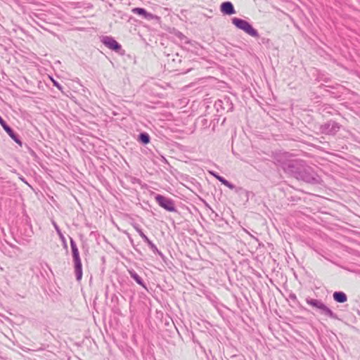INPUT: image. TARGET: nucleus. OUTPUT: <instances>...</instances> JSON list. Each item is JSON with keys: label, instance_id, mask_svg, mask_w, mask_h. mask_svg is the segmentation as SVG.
<instances>
[{"label": "nucleus", "instance_id": "39448f33", "mask_svg": "<svg viewBox=\"0 0 360 360\" xmlns=\"http://www.w3.org/2000/svg\"><path fill=\"white\" fill-rule=\"evenodd\" d=\"M155 200L159 205L166 210L169 212L175 211V207L172 200L165 198L161 195H157L155 196Z\"/></svg>", "mask_w": 360, "mask_h": 360}, {"label": "nucleus", "instance_id": "f257e3e1", "mask_svg": "<svg viewBox=\"0 0 360 360\" xmlns=\"http://www.w3.org/2000/svg\"><path fill=\"white\" fill-rule=\"evenodd\" d=\"M283 168L288 172L293 174L297 179H300L308 183H316L318 181L315 175L310 172L309 167H304L300 170L299 166L300 162L296 160H288L287 162H281Z\"/></svg>", "mask_w": 360, "mask_h": 360}, {"label": "nucleus", "instance_id": "7ed1b4c3", "mask_svg": "<svg viewBox=\"0 0 360 360\" xmlns=\"http://www.w3.org/2000/svg\"><path fill=\"white\" fill-rule=\"evenodd\" d=\"M306 302L309 305L318 309L322 315L328 318L336 319V315L321 300L307 298Z\"/></svg>", "mask_w": 360, "mask_h": 360}, {"label": "nucleus", "instance_id": "1a4fd4ad", "mask_svg": "<svg viewBox=\"0 0 360 360\" xmlns=\"http://www.w3.org/2000/svg\"><path fill=\"white\" fill-rule=\"evenodd\" d=\"M220 10L221 13L226 15H232L236 13L233 6L230 1H225L221 4Z\"/></svg>", "mask_w": 360, "mask_h": 360}, {"label": "nucleus", "instance_id": "9b49d317", "mask_svg": "<svg viewBox=\"0 0 360 360\" xmlns=\"http://www.w3.org/2000/svg\"><path fill=\"white\" fill-rule=\"evenodd\" d=\"M334 300L340 303H343L347 301V295L342 292H335L333 293Z\"/></svg>", "mask_w": 360, "mask_h": 360}, {"label": "nucleus", "instance_id": "aec40b11", "mask_svg": "<svg viewBox=\"0 0 360 360\" xmlns=\"http://www.w3.org/2000/svg\"><path fill=\"white\" fill-rule=\"evenodd\" d=\"M148 245L150 247L151 249L153 250H156L157 248L156 246L154 245V243H153L152 242H150V244H148Z\"/></svg>", "mask_w": 360, "mask_h": 360}, {"label": "nucleus", "instance_id": "4468645a", "mask_svg": "<svg viewBox=\"0 0 360 360\" xmlns=\"http://www.w3.org/2000/svg\"><path fill=\"white\" fill-rule=\"evenodd\" d=\"M139 140L144 144H147L150 141V136L146 133H141L139 136Z\"/></svg>", "mask_w": 360, "mask_h": 360}, {"label": "nucleus", "instance_id": "9d476101", "mask_svg": "<svg viewBox=\"0 0 360 360\" xmlns=\"http://www.w3.org/2000/svg\"><path fill=\"white\" fill-rule=\"evenodd\" d=\"M0 124L3 127L4 129L8 134L10 137L15 141L16 143H20V140L18 139L17 136L13 131L12 129L6 124L4 120L0 117Z\"/></svg>", "mask_w": 360, "mask_h": 360}, {"label": "nucleus", "instance_id": "a211bd4d", "mask_svg": "<svg viewBox=\"0 0 360 360\" xmlns=\"http://www.w3.org/2000/svg\"><path fill=\"white\" fill-rule=\"evenodd\" d=\"M212 175H213V176H214L217 180H219L220 182H221V181L224 179V178H223L222 176H219V175H218V174H214V173H213V172H212Z\"/></svg>", "mask_w": 360, "mask_h": 360}, {"label": "nucleus", "instance_id": "20e7f679", "mask_svg": "<svg viewBox=\"0 0 360 360\" xmlns=\"http://www.w3.org/2000/svg\"><path fill=\"white\" fill-rule=\"evenodd\" d=\"M232 23L238 29L244 31L245 33L248 34L251 37H258L259 34L256 30H255L252 26L246 20L233 18H232Z\"/></svg>", "mask_w": 360, "mask_h": 360}, {"label": "nucleus", "instance_id": "f03ea898", "mask_svg": "<svg viewBox=\"0 0 360 360\" xmlns=\"http://www.w3.org/2000/svg\"><path fill=\"white\" fill-rule=\"evenodd\" d=\"M70 246L72 249L76 279L77 281H79L82 278V265L78 248L75 242L72 238L70 239Z\"/></svg>", "mask_w": 360, "mask_h": 360}, {"label": "nucleus", "instance_id": "412c9836", "mask_svg": "<svg viewBox=\"0 0 360 360\" xmlns=\"http://www.w3.org/2000/svg\"><path fill=\"white\" fill-rule=\"evenodd\" d=\"M144 241H145L146 243H148V244H150V242H152L151 240H149V238H148V240H144Z\"/></svg>", "mask_w": 360, "mask_h": 360}, {"label": "nucleus", "instance_id": "dca6fc26", "mask_svg": "<svg viewBox=\"0 0 360 360\" xmlns=\"http://www.w3.org/2000/svg\"><path fill=\"white\" fill-rule=\"evenodd\" d=\"M221 183L231 189H233L234 188V186L225 179Z\"/></svg>", "mask_w": 360, "mask_h": 360}, {"label": "nucleus", "instance_id": "6e6552de", "mask_svg": "<svg viewBox=\"0 0 360 360\" xmlns=\"http://www.w3.org/2000/svg\"><path fill=\"white\" fill-rule=\"evenodd\" d=\"M131 11L133 13L141 15L146 20L158 19V16L147 12L144 8H134Z\"/></svg>", "mask_w": 360, "mask_h": 360}, {"label": "nucleus", "instance_id": "423d86ee", "mask_svg": "<svg viewBox=\"0 0 360 360\" xmlns=\"http://www.w3.org/2000/svg\"><path fill=\"white\" fill-rule=\"evenodd\" d=\"M101 41L105 46L113 51H118L121 49V45L111 37H103Z\"/></svg>", "mask_w": 360, "mask_h": 360}, {"label": "nucleus", "instance_id": "2eb2a0df", "mask_svg": "<svg viewBox=\"0 0 360 360\" xmlns=\"http://www.w3.org/2000/svg\"><path fill=\"white\" fill-rule=\"evenodd\" d=\"M135 229L139 233L140 236L144 240H148V237L143 233V231L138 227L134 226Z\"/></svg>", "mask_w": 360, "mask_h": 360}, {"label": "nucleus", "instance_id": "6ab92c4d", "mask_svg": "<svg viewBox=\"0 0 360 360\" xmlns=\"http://www.w3.org/2000/svg\"><path fill=\"white\" fill-rule=\"evenodd\" d=\"M51 80L53 83V85L55 86H56L58 89L61 90V89H62L61 86L57 82H56L54 79H51Z\"/></svg>", "mask_w": 360, "mask_h": 360}, {"label": "nucleus", "instance_id": "f3484780", "mask_svg": "<svg viewBox=\"0 0 360 360\" xmlns=\"http://www.w3.org/2000/svg\"><path fill=\"white\" fill-rule=\"evenodd\" d=\"M53 224L57 231V233L58 234V236H60V238H62L63 240L64 239V236H63L60 229L58 228V226H57V224L55 223V222H53Z\"/></svg>", "mask_w": 360, "mask_h": 360}, {"label": "nucleus", "instance_id": "f8f14e48", "mask_svg": "<svg viewBox=\"0 0 360 360\" xmlns=\"http://www.w3.org/2000/svg\"><path fill=\"white\" fill-rule=\"evenodd\" d=\"M129 273L131 277L133 278L138 284L144 286L141 278L134 271L129 270Z\"/></svg>", "mask_w": 360, "mask_h": 360}, {"label": "nucleus", "instance_id": "0eeeda50", "mask_svg": "<svg viewBox=\"0 0 360 360\" xmlns=\"http://www.w3.org/2000/svg\"><path fill=\"white\" fill-rule=\"evenodd\" d=\"M321 129L322 132L325 134H334L339 130L340 125L334 121H330L328 123L323 125Z\"/></svg>", "mask_w": 360, "mask_h": 360}, {"label": "nucleus", "instance_id": "ddd939ff", "mask_svg": "<svg viewBox=\"0 0 360 360\" xmlns=\"http://www.w3.org/2000/svg\"><path fill=\"white\" fill-rule=\"evenodd\" d=\"M174 34L178 39H180V41L182 43H188V42L187 37H185L181 32L174 30Z\"/></svg>", "mask_w": 360, "mask_h": 360}]
</instances>
